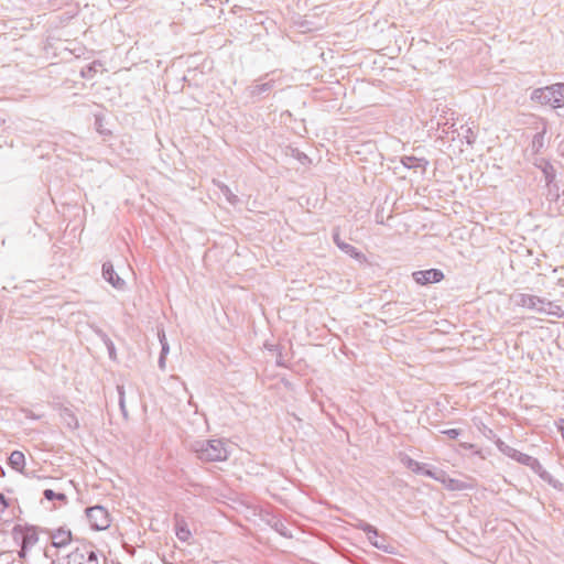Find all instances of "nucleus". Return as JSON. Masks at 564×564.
I'll list each match as a JSON object with an SVG mask.
<instances>
[{"instance_id":"nucleus-1","label":"nucleus","mask_w":564,"mask_h":564,"mask_svg":"<svg viewBox=\"0 0 564 564\" xmlns=\"http://www.w3.org/2000/svg\"><path fill=\"white\" fill-rule=\"evenodd\" d=\"M195 451L198 458L205 462H220L227 458V451L221 441L198 443Z\"/></svg>"},{"instance_id":"nucleus-2","label":"nucleus","mask_w":564,"mask_h":564,"mask_svg":"<svg viewBox=\"0 0 564 564\" xmlns=\"http://www.w3.org/2000/svg\"><path fill=\"white\" fill-rule=\"evenodd\" d=\"M64 564H99V561L93 545L84 543L67 555Z\"/></svg>"},{"instance_id":"nucleus-3","label":"nucleus","mask_w":564,"mask_h":564,"mask_svg":"<svg viewBox=\"0 0 564 564\" xmlns=\"http://www.w3.org/2000/svg\"><path fill=\"white\" fill-rule=\"evenodd\" d=\"M14 535L21 539V552L20 556L24 557L39 542V533L35 528L32 527H17L14 529Z\"/></svg>"},{"instance_id":"nucleus-4","label":"nucleus","mask_w":564,"mask_h":564,"mask_svg":"<svg viewBox=\"0 0 564 564\" xmlns=\"http://www.w3.org/2000/svg\"><path fill=\"white\" fill-rule=\"evenodd\" d=\"M90 525L95 530H105L110 525V516L108 511L99 506L86 510Z\"/></svg>"},{"instance_id":"nucleus-5","label":"nucleus","mask_w":564,"mask_h":564,"mask_svg":"<svg viewBox=\"0 0 564 564\" xmlns=\"http://www.w3.org/2000/svg\"><path fill=\"white\" fill-rule=\"evenodd\" d=\"M535 96L541 100V102L550 105L553 108L561 107L563 104V96L552 87L538 90Z\"/></svg>"},{"instance_id":"nucleus-6","label":"nucleus","mask_w":564,"mask_h":564,"mask_svg":"<svg viewBox=\"0 0 564 564\" xmlns=\"http://www.w3.org/2000/svg\"><path fill=\"white\" fill-rule=\"evenodd\" d=\"M50 538L55 547H66L73 541V533L66 527H58L51 531Z\"/></svg>"},{"instance_id":"nucleus-7","label":"nucleus","mask_w":564,"mask_h":564,"mask_svg":"<svg viewBox=\"0 0 564 564\" xmlns=\"http://www.w3.org/2000/svg\"><path fill=\"white\" fill-rule=\"evenodd\" d=\"M413 279L416 283L425 285L429 283H437L442 281L444 279V274L437 269H429L414 272Z\"/></svg>"},{"instance_id":"nucleus-8","label":"nucleus","mask_w":564,"mask_h":564,"mask_svg":"<svg viewBox=\"0 0 564 564\" xmlns=\"http://www.w3.org/2000/svg\"><path fill=\"white\" fill-rule=\"evenodd\" d=\"M9 464L12 466L13 469L17 471L22 473L25 468V456L20 451H14L11 453L9 457Z\"/></svg>"},{"instance_id":"nucleus-9","label":"nucleus","mask_w":564,"mask_h":564,"mask_svg":"<svg viewBox=\"0 0 564 564\" xmlns=\"http://www.w3.org/2000/svg\"><path fill=\"white\" fill-rule=\"evenodd\" d=\"M175 533L178 540L187 542L192 538V532L185 521H178L175 527Z\"/></svg>"},{"instance_id":"nucleus-10","label":"nucleus","mask_w":564,"mask_h":564,"mask_svg":"<svg viewBox=\"0 0 564 564\" xmlns=\"http://www.w3.org/2000/svg\"><path fill=\"white\" fill-rule=\"evenodd\" d=\"M104 276L116 288H120L123 282L116 275L112 265H104Z\"/></svg>"},{"instance_id":"nucleus-11","label":"nucleus","mask_w":564,"mask_h":564,"mask_svg":"<svg viewBox=\"0 0 564 564\" xmlns=\"http://www.w3.org/2000/svg\"><path fill=\"white\" fill-rule=\"evenodd\" d=\"M44 496L47 500L57 499L62 502H66V496L64 494H62V492L56 494L52 489L44 490Z\"/></svg>"},{"instance_id":"nucleus-12","label":"nucleus","mask_w":564,"mask_h":564,"mask_svg":"<svg viewBox=\"0 0 564 564\" xmlns=\"http://www.w3.org/2000/svg\"><path fill=\"white\" fill-rule=\"evenodd\" d=\"M443 482L446 485L447 488L453 490H460L466 488V486L463 482L454 479H448L447 481L443 480Z\"/></svg>"},{"instance_id":"nucleus-13","label":"nucleus","mask_w":564,"mask_h":564,"mask_svg":"<svg viewBox=\"0 0 564 564\" xmlns=\"http://www.w3.org/2000/svg\"><path fill=\"white\" fill-rule=\"evenodd\" d=\"M444 434H446L451 438H456L459 435V431L456 429H451V430L444 431Z\"/></svg>"},{"instance_id":"nucleus-14","label":"nucleus","mask_w":564,"mask_h":564,"mask_svg":"<svg viewBox=\"0 0 564 564\" xmlns=\"http://www.w3.org/2000/svg\"><path fill=\"white\" fill-rule=\"evenodd\" d=\"M558 429L561 430L563 436H564V420H561L558 423Z\"/></svg>"},{"instance_id":"nucleus-15","label":"nucleus","mask_w":564,"mask_h":564,"mask_svg":"<svg viewBox=\"0 0 564 564\" xmlns=\"http://www.w3.org/2000/svg\"><path fill=\"white\" fill-rule=\"evenodd\" d=\"M375 535H377V532H373V535H368V539H375Z\"/></svg>"},{"instance_id":"nucleus-16","label":"nucleus","mask_w":564,"mask_h":564,"mask_svg":"<svg viewBox=\"0 0 564 564\" xmlns=\"http://www.w3.org/2000/svg\"><path fill=\"white\" fill-rule=\"evenodd\" d=\"M375 535H377V532H373V535H368V539H375Z\"/></svg>"},{"instance_id":"nucleus-17","label":"nucleus","mask_w":564,"mask_h":564,"mask_svg":"<svg viewBox=\"0 0 564 564\" xmlns=\"http://www.w3.org/2000/svg\"><path fill=\"white\" fill-rule=\"evenodd\" d=\"M375 535H377V532H373V535H368V539H375Z\"/></svg>"},{"instance_id":"nucleus-18","label":"nucleus","mask_w":564,"mask_h":564,"mask_svg":"<svg viewBox=\"0 0 564 564\" xmlns=\"http://www.w3.org/2000/svg\"><path fill=\"white\" fill-rule=\"evenodd\" d=\"M426 475L433 477V474L431 471H426Z\"/></svg>"}]
</instances>
